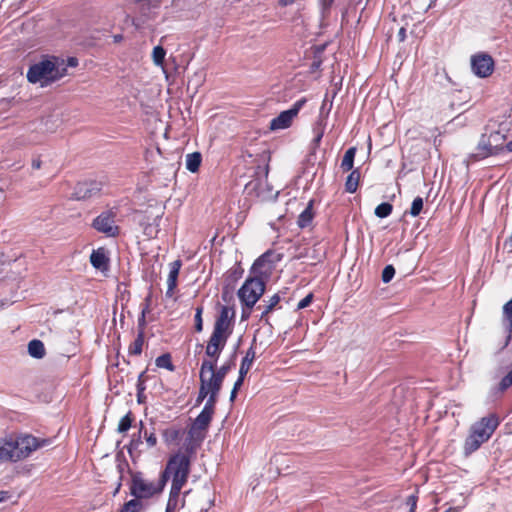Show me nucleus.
I'll return each mask as SVG.
<instances>
[{"label": "nucleus", "mask_w": 512, "mask_h": 512, "mask_svg": "<svg viewBox=\"0 0 512 512\" xmlns=\"http://www.w3.org/2000/svg\"><path fill=\"white\" fill-rule=\"evenodd\" d=\"M66 72V67L59 69L55 61L44 59L30 66L27 79L30 83H40L44 87L64 77Z\"/></svg>", "instance_id": "obj_4"}, {"label": "nucleus", "mask_w": 512, "mask_h": 512, "mask_svg": "<svg viewBox=\"0 0 512 512\" xmlns=\"http://www.w3.org/2000/svg\"><path fill=\"white\" fill-rule=\"evenodd\" d=\"M170 271L167 278V291L166 296L172 297L178 285V276L182 267V261L177 259L170 263Z\"/></svg>", "instance_id": "obj_14"}, {"label": "nucleus", "mask_w": 512, "mask_h": 512, "mask_svg": "<svg viewBox=\"0 0 512 512\" xmlns=\"http://www.w3.org/2000/svg\"><path fill=\"white\" fill-rule=\"evenodd\" d=\"M255 358H256L255 348L253 347V345H251L249 347V349L247 350V352H246L245 356L243 357L241 364H240L239 374H241V376H246V374L251 369V366H252Z\"/></svg>", "instance_id": "obj_17"}, {"label": "nucleus", "mask_w": 512, "mask_h": 512, "mask_svg": "<svg viewBox=\"0 0 512 512\" xmlns=\"http://www.w3.org/2000/svg\"><path fill=\"white\" fill-rule=\"evenodd\" d=\"M145 438L149 447H154L157 444V437L154 433H151L149 435L145 433Z\"/></svg>", "instance_id": "obj_44"}, {"label": "nucleus", "mask_w": 512, "mask_h": 512, "mask_svg": "<svg viewBox=\"0 0 512 512\" xmlns=\"http://www.w3.org/2000/svg\"><path fill=\"white\" fill-rule=\"evenodd\" d=\"M13 449H14V447L12 446V438L11 437L0 439V463H3V462L15 463Z\"/></svg>", "instance_id": "obj_16"}, {"label": "nucleus", "mask_w": 512, "mask_h": 512, "mask_svg": "<svg viewBox=\"0 0 512 512\" xmlns=\"http://www.w3.org/2000/svg\"><path fill=\"white\" fill-rule=\"evenodd\" d=\"M145 342V335L137 333L135 340L129 345L128 353L132 356H139L143 351V345Z\"/></svg>", "instance_id": "obj_25"}, {"label": "nucleus", "mask_w": 512, "mask_h": 512, "mask_svg": "<svg viewBox=\"0 0 512 512\" xmlns=\"http://www.w3.org/2000/svg\"><path fill=\"white\" fill-rule=\"evenodd\" d=\"M266 284L263 278L257 276L248 277L238 290V297L243 306L250 311L264 294Z\"/></svg>", "instance_id": "obj_6"}, {"label": "nucleus", "mask_w": 512, "mask_h": 512, "mask_svg": "<svg viewBox=\"0 0 512 512\" xmlns=\"http://www.w3.org/2000/svg\"><path fill=\"white\" fill-rule=\"evenodd\" d=\"M150 305H151V298H150V296H148L147 298H145V301L142 304L143 307H142L141 315L138 318L137 329H138V333H141V335H145V329H146V325H147L146 315L150 312Z\"/></svg>", "instance_id": "obj_20"}, {"label": "nucleus", "mask_w": 512, "mask_h": 512, "mask_svg": "<svg viewBox=\"0 0 512 512\" xmlns=\"http://www.w3.org/2000/svg\"><path fill=\"white\" fill-rule=\"evenodd\" d=\"M145 373L146 371H143L142 373H140V375L138 376V382H145L146 379H145Z\"/></svg>", "instance_id": "obj_52"}, {"label": "nucleus", "mask_w": 512, "mask_h": 512, "mask_svg": "<svg viewBox=\"0 0 512 512\" xmlns=\"http://www.w3.org/2000/svg\"><path fill=\"white\" fill-rule=\"evenodd\" d=\"M512 386V370L509 371L507 373V375H505L499 385H498V391L503 393L505 392L507 389H509L510 387Z\"/></svg>", "instance_id": "obj_37"}, {"label": "nucleus", "mask_w": 512, "mask_h": 512, "mask_svg": "<svg viewBox=\"0 0 512 512\" xmlns=\"http://www.w3.org/2000/svg\"><path fill=\"white\" fill-rule=\"evenodd\" d=\"M163 440L166 444L178 443L181 437V430L175 427H169L162 432Z\"/></svg>", "instance_id": "obj_24"}, {"label": "nucleus", "mask_w": 512, "mask_h": 512, "mask_svg": "<svg viewBox=\"0 0 512 512\" xmlns=\"http://www.w3.org/2000/svg\"><path fill=\"white\" fill-rule=\"evenodd\" d=\"M31 167L34 170H38L42 167V160L40 157H36L32 159Z\"/></svg>", "instance_id": "obj_45"}, {"label": "nucleus", "mask_w": 512, "mask_h": 512, "mask_svg": "<svg viewBox=\"0 0 512 512\" xmlns=\"http://www.w3.org/2000/svg\"><path fill=\"white\" fill-rule=\"evenodd\" d=\"M207 430L200 429L198 426L192 424L188 431L189 439L199 445L206 437Z\"/></svg>", "instance_id": "obj_27"}, {"label": "nucleus", "mask_w": 512, "mask_h": 512, "mask_svg": "<svg viewBox=\"0 0 512 512\" xmlns=\"http://www.w3.org/2000/svg\"><path fill=\"white\" fill-rule=\"evenodd\" d=\"M7 492L1 491L0 492V502L4 501L6 499Z\"/></svg>", "instance_id": "obj_55"}, {"label": "nucleus", "mask_w": 512, "mask_h": 512, "mask_svg": "<svg viewBox=\"0 0 512 512\" xmlns=\"http://www.w3.org/2000/svg\"><path fill=\"white\" fill-rule=\"evenodd\" d=\"M145 382H138L137 381V390H138V397L140 396V393L145 390Z\"/></svg>", "instance_id": "obj_51"}, {"label": "nucleus", "mask_w": 512, "mask_h": 512, "mask_svg": "<svg viewBox=\"0 0 512 512\" xmlns=\"http://www.w3.org/2000/svg\"><path fill=\"white\" fill-rule=\"evenodd\" d=\"M323 134H324L323 130H320V131L316 134V136H315V138H314V140H313V142H314V144H315V145H317V146H318V145L320 144V142H321V140H322V137H323Z\"/></svg>", "instance_id": "obj_48"}, {"label": "nucleus", "mask_w": 512, "mask_h": 512, "mask_svg": "<svg viewBox=\"0 0 512 512\" xmlns=\"http://www.w3.org/2000/svg\"><path fill=\"white\" fill-rule=\"evenodd\" d=\"M398 39L400 42H403L406 39V29L401 27L398 31Z\"/></svg>", "instance_id": "obj_47"}, {"label": "nucleus", "mask_w": 512, "mask_h": 512, "mask_svg": "<svg viewBox=\"0 0 512 512\" xmlns=\"http://www.w3.org/2000/svg\"><path fill=\"white\" fill-rule=\"evenodd\" d=\"M28 353L36 359H41L45 356L46 350L41 340L33 339L28 343Z\"/></svg>", "instance_id": "obj_21"}, {"label": "nucleus", "mask_w": 512, "mask_h": 512, "mask_svg": "<svg viewBox=\"0 0 512 512\" xmlns=\"http://www.w3.org/2000/svg\"><path fill=\"white\" fill-rule=\"evenodd\" d=\"M313 298V293H309L308 295H306L302 300L298 302L297 309L301 310L308 307L312 303Z\"/></svg>", "instance_id": "obj_42"}, {"label": "nucleus", "mask_w": 512, "mask_h": 512, "mask_svg": "<svg viewBox=\"0 0 512 512\" xmlns=\"http://www.w3.org/2000/svg\"><path fill=\"white\" fill-rule=\"evenodd\" d=\"M102 190V183L96 180L78 182L74 188L75 200H87L98 196Z\"/></svg>", "instance_id": "obj_12"}, {"label": "nucleus", "mask_w": 512, "mask_h": 512, "mask_svg": "<svg viewBox=\"0 0 512 512\" xmlns=\"http://www.w3.org/2000/svg\"><path fill=\"white\" fill-rule=\"evenodd\" d=\"M207 396H211V391L209 389H207L203 384H200L198 397L196 399V404L197 405L201 404Z\"/></svg>", "instance_id": "obj_40"}, {"label": "nucleus", "mask_w": 512, "mask_h": 512, "mask_svg": "<svg viewBox=\"0 0 512 512\" xmlns=\"http://www.w3.org/2000/svg\"><path fill=\"white\" fill-rule=\"evenodd\" d=\"M392 211H393L392 204H390L388 202H383L375 208L374 213L379 218H386L391 215Z\"/></svg>", "instance_id": "obj_29"}, {"label": "nucleus", "mask_w": 512, "mask_h": 512, "mask_svg": "<svg viewBox=\"0 0 512 512\" xmlns=\"http://www.w3.org/2000/svg\"><path fill=\"white\" fill-rule=\"evenodd\" d=\"M231 369V366L230 364H223L220 368L216 369L215 368V374L216 376H218L219 379H221L222 381H224L227 373L229 372V370Z\"/></svg>", "instance_id": "obj_41"}, {"label": "nucleus", "mask_w": 512, "mask_h": 512, "mask_svg": "<svg viewBox=\"0 0 512 512\" xmlns=\"http://www.w3.org/2000/svg\"><path fill=\"white\" fill-rule=\"evenodd\" d=\"M503 315L508 322V331L512 334V298L504 305Z\"/></svg>", "instance_id": "obj_35"}, {"label": "nucleus", "mask_w": 512, "mask_h": 512, "mask_svg": "<svg viewBox=\"0 0 512 512\" xmlns=\"http://www.w3.org/2000/svg\"><path fill=\"white\" fill-rule=\"evenodd\" d=\"M67 65L70 67H76L78 65V59L76 57H69L67 59Z\"/></svg>", "instance_id": "obj_49"}, {"label": "nucleus", "mask_w": 512, "mask_h": 512, "mask_svg": "<svg viewBox=\"0 0 512 512\" xmlns=\"http://www.w3.org/2000/svg\"><path fill=\"white\" fill-rule=\"evenodd\" d=\"M237 391H238V390H236V389H232V391H231V395H230V401H232V402H233V401L235 400L236 395H237Z\"/></svg>", "instance_id": "obj_53"}, {"label": "nucleus", "mask_w": 512, "mask_h": 512, "mask_svg": "<svg viewBox=\"0 0 512 512\" xmlns=\"http://www.w3.org/2000/svg\"><path fill=\"white\" fill-rule=\"evenodd\" d=\"M184 505H185V499L182 500V505L181 506L184 507Z\"/></svg>", "instance_id": "obj_57"}, {"label": "nucleus", "mask_w": 512, "mask_h": 512, "mask_svg": "<svg viewBox=\"0 0 512 512\" xmlns=\"http://www.w3.org/2000/svg\"><path fill=\"white\" fill-rule=\"evenodd\" d=\"M202 313H203V307L198 306L196 308V312H195V316H194V322H195L194 328H195V331L198 333L202 332V330H203Z\"/></svg>", "instance_id": "obj_36"}, {"label": "nucleus", "mask_w": 512, "mask_h": 512, "mask_svg": "<svg viewBox=\"0 0 512 512\" xmlns=\"http://www.w3.org/2000/svg\"><path fill=\"white\" fill-rule=\"evenodd\" d=\"M494 59L487 53H478L471 57V68L480 78L489 77L494 71Z\"/></svg>", "instance_id": "obj_11"}, {"label": "nucleus", "mask_w": 512, "mask_h": 512, "mask_svg": "<svg viewBox=\"0 0 512 512\" xmlns=\"http://www.w3.org/2000/svg\"><path fill=\"white\" fill-rule=\"evenodd\" d=\"M395 275V269L392 265H387L382 271V281L388 283L392 280Z\"/></svg>", "instance_id": "obj_38"}, {"label": "nucleus", "mask_w": 512, "mask_h": 512, "mask_svg": "<svg viewBox=\"0 0 512 512\" xmlns=\"http://www.w3.org/2000/svg\"><path fill=\"white\" fill-rule=\"evenodd\" d=\"M477 150V154L474 155L475 158L482 159L492 154V146L484 138L479 142Z\"/></svg>", "instance_id": "obj_28"}, {"label": "nucleus", "mask_w": 512, "mask_h": 512, "mask_svg": "<svg viewBox=\"0 0 512 512\" xmlns=\"http://www.w3.org/2000/svg\"><path fill=\"white\" fill-rule=\"evenodd\" d=\"M117 211L116 209H108L101 212L92 221V228L97 232L104 234L107 237H118L120 234V227L116 224Z\"/></svg>", "instance_id": "obj_7"}, {"label": "nucleus", "mask_w": 512, "mask_h": 512, "mask_svg": "<svg viewBox=\"0 0 512 512\" xmlns=\"http://www.w3.org/2000/svg\"><path fill=\"white\" fill-rule=\"evenodd\" d=\"M244 378L245 376H241V374H239L237 381L234 383L233 389L239 390L244 382Z\"/></svg>", "instance_id": "obj_46"}, {"label": "nucleus", "mask_w": 512, "mask_h": 512, "mask_svg": "<svg viewBox=\"0 0 512 512\" xmlns=\"http://www.w3.org/2000/svg\"><path fill=\"white\" fill-rule=\"evenodd\" d=\"M235 310L233 307L222 305L216 315L212 333L206 343L205 355L199 373L200 384L211 391L207 401L217 403L218 394L223 381L215 374L217 361L225 349L228 339L234 330Z\"/></svg>", "instance_id": "obj_1"}, {"label": "nucleus", "mask_w": 512, "mask_h": 512, "mask_svg": "<svg viewBox=\"0 0 512 512\" xmlns=\"http://www.w3.org/2000/svg\"><path fill=\"white\" fill-rule=\"evenodd\" d=\"M506 148L508 151L512 152V140L506 144Z\"/></svg>", "instance_id": "obj_56"}, {"label": "nucleus", "mask_w": 512, "mask_h": 512, "mask_svg": "<svg viewBox=\"0 0 512 512\" xmlns=\"http://www.w3.org/2000/svg\"><path fill=\"white\" fill-rule=\"evenodd\" d=\"M334 0H324V5L326 8H330L333 4Z\"/></svg>", "instance_id": "obj_54"}, {"label": "nucleus", "mask_w": 512, "mask_h": 512, "mask_svg": "<svg viewBox=\"0 0 512 512\" xmlns=\"http://www.w3.org/2000/svg\"><path fill=\"white\" fill-rule=\"evenodd\" d=\"M51 443V438H38L31 434L20 435L15 440L12 438L15 462L28 458L34 451L49 446Z\"/></svg>", "instance_id": "obj_5"}, {"label": "nucleus", "mask_w": 512, "mask_h": 512, "mask_svg": "<svg viewBox=\"0 0 512 512\" xmlns=\"http://www.w3.org/2000/svg\"><path fill=\"white\" fill-rule=\"evenodd\" d=\"M155 364L158 368H164L171 372L175 370L170 353H164L158 356L155 360Z\"/></svg>", "instance_id": "obj_26"}, {"label": "nucleus", "mask_w": 512, "mask_h": 512, "mask_svg": "<svg viewBox=\"0 0 512 512\" xmlns=\"http://www.w3.org/2000/svg\"><path fill=\"white\" fill-rule=\"evenodd\" d=\"M216 403L206 401L202 411L196 417L193 424L200 429L207 430L215 413Z\"/></svg>", "instance_id": "obj_13"}, {"label": "nucleus", "mask_w": 512, "mask_h": 512, "mask_svg": "<svg viewBox=\"0 0 512 512\" xmlns=\"http://www.w3.org/2000/svg\"><path fill=\"white\" fill-rule=\"evenodd\" d=\"M132 422H133V417H132V413L131 412H128L125 416H123L119 423H118V432L119 433H125L127 432L131 425H132Z\"/></svg>", "instance_id": "obj_31"}, {"label": "nucleus", "mask_w": 512, "mask_h": 512, "mask_svg": "<svg viewBox=\"0 0 512 512\" xmlns=\"http://www.w3.org/2000/svg\"><path fill=\"white\" fill-rule=\"evenodd\" d=\"M189 491L184 492V497L187 496Z\"/></svg>", "instance_id": "obj_58"}, {"label": "nucleus", "mask_w": 512, "mask_h": 512, "mask_svg": "<svg viewBox=\"0 0 512 512\" xmlns=\"http://www.w3.org/2000/svg\"><path fill=\"white\" fill-rule=\"evenodd\" d=\"M313 218V201L311 200L307 207L298 216L297 224L300 228H306L312 223Z\"/></svg>", "instance_id": "obj_18"}, {"label": "nucleus", "mask_w": 512, "mask_h": 512, "mask_svg": "<svg viewBox=\"0 0 512 512\" xmlns=\"http://www.w3.org/2000/svg\"><path fill=\"white\" fill-rule=\"evenodd\" d=\"M306 102L307 99L302 97L297 100L290 109L282 111L277 117L270 121V129L276 131L291 127L293 120L297 117Z\"/></svg>", "instance_id": "obj_9"}, {"label": "nucleus", "mask_w": 512, "mask_h": 512, "mask_svg": "<svg viewBox=\"0 0 512 512\" xmlns=\"http://www.w3.org/2000/svg\"><path fill=\"white\" fill-rule=\"evenodd\" d=\"M90 262L92 266L98 270H108L109 258L106 254V250L103 247L93 250L90 255Z\"/></svg>", "instance_id": "obj_15"}, {"label": "nucleus", "mask_w": 512, "mask_h": 512, "mask_svg": "<svg viewBox=\"0 0 512 512\" xmlns=\"http://www.w3.org/2000/svg\"><path fill=\"white\" fill-rule=\"evenodd\" d=\"M422 209H423V198L420 196H417L416 198H414V200L411 204L409 213L411 216L417 217L420 215Z\"/></svg>", "instance_id": "obj_34"}, {"label": "nucleus", "mask_w": 512, "mask_h": 512, "mask_svg": "<svg viewBox=\"0 0 512 512\" xmlns=\"http://www.w3.org/2000/svg\"><path fill=\"white\" fill-rule=\"evenodd\" d=\"M360 181V171L359 169H354L347 176L345 181V191L348 193H355L358 189Z\"/></svg>", "instance_id": "obj_19"}, {"label": "nucleus", "mask_w": 512, "mask_h": 512, "mask_svg": "<svg viewBox=\"0 0 512 512\" xmlns=\"http://www.w3.org/2000/svg\"><path fill=\"white\" fill-rule=\"evenodd\" d=\"M418 496L412 494L408 496L406 504L409 506V512H416Z\"/></svg>", "instance_id": "obj_43"}, {"label": "nucleus", "mask_w": 512, "mask_h": 512, "mask_svg": "<svg viewBox=\"0 0 512 512\" xmlns=\"http://www.w3.org/2000/svg\"><path fill=\"white\" fill-rule=\"evenodd\" d=\"M279 260L280 258L273 250H267L255 260L250 269V273L261 278H263V276L267 277L273 269V264Z\"/></svg>", "instance_id": "obj_10"}, {"label": "nucleus", "mask_w": 512, "mask_h": 512, "mask_svg": "<svg viewBox=\"0 0 512 512\" xmlns=\"http://www.w3.org/2000/svg\"><path fill=\"white\" fill-rule=\"evenodd\" d=\"M202 163V155L200 152H193L186 155V168L192 173L199 171Z\"/></svg>", "instance_id": "obj_22"}, {"label": "nucleus", "mask_w": 512, "mask_h": 512, "mask_svg": "<svg viewBox=\"0 0 512 512\" xmlns=\"http://www.w3.org/2000/svg\"><path fill=\"white\" fill-rule=\"evenodd\" d=\"M280 296L278 294H274L268 300L267 304L264 306V309L261 314V319H264L269 313H271L274 308L279 304Z\"/></svg>", "instance_id": "obj_30"}, {"label": "nucleus", "mask_w": 512, "mask_h": 512, "mask_svg": "<svg viewBox=\"0 0 512 512\" xmlns=\"http://www.w3.org/2000/svg\"><path fill=\"white\" fill-rule=\"evenodd\" d=\"M142 509L141 501L137 499H131L124 503L119 512H139Z\"/></svg>", "instance_id": "obj_32"}, {"label": "nucleus", "mask_w": 512, "mask_h": 512, "mask_svg": "<svg viewBox=\"0 0 512 512\" xmlns=\"http://www.w3.org/2000/svg\"><path fill=\"white\" fill-rule=\"evenodd\" d=\"M162 491L161 484L159 487H156L154 483L148 482L143 479L142 474L140 472L132 473L131 476V485H130V494L134 496V499H148L153 495Z\"/></svg>", "instance_id": "obj_8"}, {"label": "nucleus", "mask_w": 512, "mask_h": 512, "mask_svg": "<svg viewBox=\"0 0 512 512\" xmlns=\"http://www.w3.org/2000/svg\"><path fill=\"white\" fill-rule=\"evenodd\" d=\"M165 55H166V51L162 46L158 45V46L154 47L153 53H152L153 62L157 66L163 65Z\"/></svg>", "instance_id": "obj_33"}, {"label": "nucleus", "mask_w": 512, "mask_h": 512, "mask_svg": "<svg viewBox=\"0 0 512 512\" xmlns=\"http://www.w3.org/2000/svg\"><path fill=\"white\" fill-rule=\"evenodd\" d=\"M295 2V0H278V4L281 7H286L289 5H292Z\"/></svg>", "instance_id": "obj_50"}, {"label": "nucleus", "mask_w": 512, "mask_h": 512, "mask_svg": "<svg viewBox=\"0 0 512 512\" xmlns=\"http://www.w3.org/2000/svg\"><path fill=\"white\" fill-rule=\"evenodd\" d=\"M191 471L190 456L186 453L177 452L167 461L165 470L161 473V488L166 485L168 479L172 478L171 489L165 512H174L177 509L182 488L186 485Z\"/></svg>", "instance_id": "obj_2"}, {"label": "nucleus", "mask_w": 512, "mask_h": 512, "mask_svg": "<svg viewBox=\"0 0 512 512\" xmlns=\"http://www.w3.org/2000/svg\"><path fill=\"white\" fill-rule=\"evenodd\" d=\"M356 147H350L344 154L342 161H341V169L343 172L352 171L354 166V158L356 155Z\"/></svg>", "instance_id": "obj_23"}, {"label": "nucleus", "mask_w": 512, "mask_h": 512, "mask_svg": "<svg viewBox=\"0 0 512 512\" xmlns=\"http://www.w3.org/2000/svg\"><path fill=\"white\" fill-rule=\"evenodd\" d=\"M207 396H211V391L209 389H207L203 384H200L198 397L196 399V404L197 405L201 404Z\"/></svg>", "instance_id": "obj_39"}, {"label": "nucleus", "mask_w": 512, "mask_h": 512, "mask_svg": "<svg viewBox=\"0 0 512 512\" xmlns=\"http://www.w3.org/2000/svg\"><path fill=\"white\" fill-rule=\"evenodd\" d=\"M499 423V417L495 413L482 417L479 421L475 422L470 427L469 434L464 442L465 454H472L478 450L483 443L487 442L499 426Z\"/></svg>", "instance_id": "obj_3"}]
</instances>
